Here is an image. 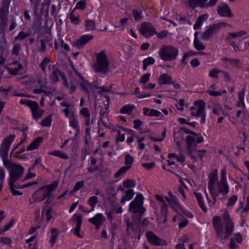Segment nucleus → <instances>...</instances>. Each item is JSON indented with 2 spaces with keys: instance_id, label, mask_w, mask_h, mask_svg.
Listing matches in <instances>:
<instances>
[{
  "instance_id": "obj_1",
  "label": "nucleus",
  "mask_w": 249,
  "mask_h": 249,
  "mask_svg": "<svg viewBox=\"0 0 249 249\" xmlns=\"http://www.w3.org/2000/svg\"><path fill=\"white\" fill-rule=\"evenodd\" d=\"M224 228L219 216H214L213 218V225L218 238L226 239L230 237L233 231L234 224L229 213L226 212L223 215Z\"/></svg>"
},
{
  "instance_id": "obj_2",
  "label": "nucleus",
  "mask_w": 249,
  "mask_h": 249,
  "mask_svg": "<svg viewBox=\"0 0 249 249\" xmlns=\"http://www.w3.org/2000/svg\"><path fill=\"white\" fill-rule=\"evenodd\" d=\"M58 182L55 181L51 184L44 185L37 189L32 196L33 201L30 200V204L41 201L47 198L46 203L48 202L52 196V192L57 187Z\"/></svg>"
},
{
  "instance_id": "obj_3",
  "label": "nucleus",
  "mask_w": 249,
  "mask_h": 249,
  "mask_svg": "<svg viewBox=\"0 0 249 249\" xmlns=\"http://www.w3.org/2000/svg\"><path fill=\"white\" fill-rule=\"evenodd\" d=\"M143 196L142 194H138L135 199L130 203L129 211L133 213H139V222H141L142 217L146 209L143 207Z\"/></svg>"
},
{
  "instance_id": "obj_4",
  "label": "nucleus",
  "mask_w": 249,
  "mask_h": 249,
  "mask_svg": "<svg viewBox=\"0 0 249 249\" xmlns=\"http://www.w3.org/2000/svg\"><path fill=\"white\" fill-rule=\"evenodd\" d=\"M178 54L177 48L173 46L163 45L160 49L159 55L160 58L166 61H172L177 59Z\"/></svg>"
},
{
  "instance_id": "obj_5",
  "label": "nucleus",
  "mask_w": 249,
  "mask_h": 249,
  "mask_svg": "<svg viewBox=\"0 0 249 249\" xmlns=\"http://www.w3.org/2000/svg\"><path fill=\"white\" fill-rule=\"evenodd\" d=\"M109 64L105 52L102 51L98 55L97 61L94 65L95 71L97 72L106 73L108 71Z\"/></svg>"
},
{
  "instance_id": "obj_6",
  "label": "nucleus",
  "mask_w": 249,
  "mask_h": 249,
  "mask_svg": "<svg viewBox=\"0 0 249 249\" xmlns=\"http://www.w3.org/2000/svg\"><path fill=\"white\" fill-rule=\"evenodd\" d=\"M231 25L226 22H219L214 24L207 29L201 35V38L204 40H209L213 35L216 34L220 29Z\"/></svg>"
},
{
  "instance_id": "obj_7",
  "label": "nucleus",
  "mask_w": 249,
  "mask_h": 249,
  "mask_svg": "<svg viewBox=\"0 0 249 249\" xmlns=\"http://www.w3.org/2000/svg\"><path fill=\"white\" fill-rule=\"evenodd\" d=\"M15 137L16 136L15 135H10L2 142L0 147V155L2 159H8L10 145L14 141Z\"/></svg>"
},
{
  "instance_id": "obj_8",
  "label": "nucleus",
  "mask_w": 249,
  "mask_h": 249,
  "mask_svg": "<svg viewBox=\"0 0 249 249\" xmlns=\"http://www.w3.org/2000/svg\"><path fill=\"white\" fill-rule=\"evenodd\" d=\"M24 168L19 164H16L10 171L9 183H15L16 181L20 179L23 174Z\"/></svg>"
},
{
  "instance_id": "obj_9",
  "label": "nucleus",
  "mask_w": 249,
  "mask_h": 249,
  "mask_svg": "<svg viewBox=\"0 0 249 249\" xmlns=\"http://www.w3.org/2000/svg\"><path fill=\"white\" fill-rule=\"evenodd\" d=\"M247 35L248 33L244 30H241L235 33H230L228 35L226 40L230 42L231 45L234 49L235 52H240L242 50L239 47V41L237 44H236L235 41H232V39L241 37Z\"/></svg>"
},
{
  "instance_id": "obj_10",
  "label": "nucleus",
  "mask_w": 249,
  "mask_h": 249,
  "mask_svg": "<svg viewBox=\"0 0 249 249\" xmlns=\"http://www.w3.org/2000/svg\"><path fill=\"white\" fill-rule=\"evenodd\" d=\"M139 31L146 38H149L157 34L155 27L147 22H143L141 24Z\"/></svg>"
},
{
  "instance_id": "obj_11",
  "label": "nucleus",
  "mask_w": 249,
  "mask_h": 249,
  "mask_svg": "<svg viewBox=\"0 0 249 249\" xmlns=\"http://www.w3.org/2000/svg\"><path fill=\"white\" fill-rule=\"evenodd\" d=\"M20 103L22 105H26L30 107L34 119L36 120H37L38 119L40 118V117H38L39 114L38 112V104L37 102L27 99H21L20 101Z\"/></svg>"
},
{
  "instance_id": "obj_12",
  "label": "nucleus",
  "mask_w": 249,
  "mask_h": 249,
  "mask_svg": "<svg viewBox=\"0 0 249 249\" xmlns=\"http://www.w3.org/2000/svg\"><path fill=\"white\" fill-rule=\"evenodd\" d=\"M155 197L162 203L160 207V221L162 223H165L167 221V216L168 213V207L163 197L160 195H157Z\"/></svg>"
},
{
  "instance_id": "obj_13",
  "label": "nucleus",
  "mask_w": 249,
  "mask_h": 249,
  "mask_svg": "<svg viewBox=\"0 0 249 249\" xmlns=\"http://www.w3.org/2000/svg\"><path fill=\"white\" fill-rule=\"evenodd\" d=\"M218 180V171L215 169L213 171L212 173L210 174L209 180L208 182V188L210 190V193L212 196V198L215 200L217 195H215L214 192V185L215 183Z\"/></svg>"
},
{
  "instance_id": "obj_14",
  "label": "nucleus",
  "mask_w": 249,
  "mask_h": 249,
  "mask_svg": "<svg viewBox=\"0 0 249 249\" xmlns=\"http://www.w3.org/2000/svg\"><path fill=\"white\" fill-rule=\"evenodd\" d=\"M145 235L149 243L153 246H166L167 244L166 241L158 237L152 231H147Z\"/></svg>"
},
{
  "instance_id": "obj_15",
  "label": "nucleus",
  "mask_w": 249,
  "mask_h": 249,
  "mask_svg": "<svg viewBox=\"0 0 249 249\" xmlns=\"http://www.w3.org/2000/svg\"><path fill=\"white\" fill-rule=\"evenodd\" d=\"M124 221L126 224V231L127 235L133 237L136 236L140 222L139 221L138 223L130 221L129 218L125 219Z\"/></svg>"
},
{
  "instance_id": "obj_16",
  "label": "nucleus",
  "mask_w": 249,
  "mask_h": 249,
  "mask_svg": "<svg viewBox=\"0 0 249 249\" xmlns=\"http://www.w3.org/2000/svg\"><path fill=\"white\" fill-rule=\"evenodd\" d=\"M194 105L190 108L191 114L193 116L199 117L205 109V103L202 100H197L194 102Z\"/></svg>"
},
{
  "instance_id": "obj_17",
  "label": "nucleus",
  "mask_w": 249,
  "mask_h": 249,
  "mask_svg": "<svg viewBox=\"0 0 249 249\" xmlns=\"http://www.w3.org/2000/svg\"><path fill=\"white\" fill-rule=\"evenodd\" d=\"M217 12L219 15L222 17L232 18L234 16L230 7L226 3L219 6L217 8Z\"/></svg>"
},
{
  "instance_id": "obj_18",
  "label": "nucleus",
  "mask_w": 249,
  "mask_h": 249,
  "mask_svg": "<svg viewBox=\"0 0 249 249\" xmlns=\"http://www.w3.org/2000/svg\"><path fill=\"white\" fill-rule=\"evenodd\" d=\"M93 37V36L84 35L81 36L77 41L74 42L72 45L78 49H81Z\"/></svg>"
},
{
  "instance_id": "obj_19",
  "label": "nucleus",
  "mask_w": 249,
  "mask_h": 249,
  "mask_svg": "<svg viewBox=\"0 0 249 249\" xmlns=\"http://www.w3.org/2000/svg\"><path fill=\"white\" fill-rule=\"evenodd\" d=\"M73 217L75 218L76 222V226L74 229V233L77 236L82 238L84 236V233H80V230L82 222V216L80 214H75Z\"/></svg>"
},
{
  "instance_id": "obj_20",
  "label": "nucleus",
  "mask_w": 249,
  "mask_h": 249,
  "mask_svg": "<svg viewBox=\"0 0 249 249\" xmlns=\"http://www.w3.org/2000/svg\"><path fill=\"white\" fill-rule=\"evenodd\" d=\"M59 76H60L62 79H65V75L58 68L54 66L53 67V71L51 76L52 81L56 83L60 81Z\"/></svg>"
},
{
  "instance_id": "obj_21",
  "label": "nucleus",
  "mask_w": 249,
  "mask_h": 249,
  "mask_svg": "<svg viewBox=\"0 0 249 249\" xmlns=\"http://www.w3.org/2000/svg\"><path fill=\"white\" fill-rule=\"evenodd\" d=\"M80 79L82 80V82L80 83V86L83 90L85 91L86 92L89 93V89L94 90L97 89V86L93 85L91 83H89L87 81L85 80L84 79V77L78 74Z\"/></svg>"
},
{
  "instance_id": "obj_22",
  "label": "nucleus",
  "mask_w": 249,
  "mask_h": 249,
  "mask_svg": "<svg viewBox=\"0 0 249 249\" xmlns=\"http://www.w3.org/2000/svg\"><path fill=\"white\" fill-rule=\"evenodd\" d=\"M105 219L101 213H98L94 217L89 219V221L94 225L97 229H99Z\"/></svg>"
},
{
  "instance_id": "obj_23",
  "label": "nucleus",
  "mask_w": 249,
  "mask_h": 249,
  "mask_svg": "<svg viewBox=\"0 0 249 249\" xmlns=\"http://www.w3.org/2000/svg\"><path fill=\"white\" fill-rule=\"evenodd\" d=\"M159 83L160 85L165 84H173L174 81L172 80V78L170 76L166 73H164L159 77Z\"/></svg>"
},
{
  "instance_id": "obj_24",
  "label": "nucleus",
  "mask_w": 249,
  "mask_h": 249,
  "mask_svg": "<svg viewBox=\"0 0 249 249\" xmlns=\"http://www.w3.org/2000/svg\"><path fill=\"white\" fill-rule=\"evenodd\" d=\"M208 17L209 16L207 14L199 16L196 19V23L194 25V29L195 30L200 29L203 23L208 19Z\"/></svg>"
},
{
  "instance_id": "obj_25",
  "label": "nucleus",
  "mask_w": 249,
  "mask_h": 249,
  "mask_svg": "<svg viewBox=\"0 0 249 249\" xmlns=\"http://www.w3.org/2000/svg\"><path fill=\"white\" fill-rule=\"evenodd\" d=\"M43 139L42 137H39L36 139L27 146V150L31 151L37 149L40 144L42 142Z\"/></svg>"
},
{
  "instance_id": "obj_26",
  "label": "nucleus",
  "mask_w": 249,
  "mask_h": 249,
  "mask_svg": "<svg viewBox=\"0 0 249 249\" xmlns=\"http://www.w3.org/2000/svg\"><path fill=\"white\" fill-rule=\"evenodd\" d=\"M8 10L5 7H2L0 10V24L2 25H6L7 21V17Z\"/></svg>"
},
{
  "instance_id": "obj_27",
  "label": "nucleus",
  "mask_w": 249,
  "mask_h": 249,
  "mask_svg": "<svg viewBox=\"0 0 249 249\" xmlns=\"http://www.w3.org/2000/svg\"><path fill=\"white\" fill-rule=\"evenodd\" d=\"M143 114L146 116L160 117L162 115L160 111L156 109H150L149 108L144 107L143 108Z\"/></svg>"
},
{
  "instance_id": "obj_28",
  "label": "nucleus",
  "mask_w": 249,
  "mask_h": 249,
  "mask_svg": "<svg viewBox=\"0 0 249 249\" xmlns=\"http://www.w3.org/2000/svg\"><path fill=\"white\" fill-rule=\"evenodd\" d=\"M223 60L225 63H229L234 67L240 68L242 64L239 59L225 57L223 58Z\"/></svg>"
},
{
  "instance_id": "obj_29",
  "label": "nucleus",
  "mask_w": 249,
  "mask_h": 249,
  "mask_svg": "<svg viewBox=\"0 0 249 249\" xmlns=\"http://www.w3.org/2000/svg\"><path fill=\"white\" fill-rule=\"evenodd\" d=\"M218 187L219 192L223 195L227 194L229 192V187L227 182H218Z\"/></svg>"
},
{
  "instance_id": "obj_30",
  "label": "nucleus",
  "mask_w": 249,
  "mask_h": 249,
  "mask_svg": "<svg viewBox=\"0 0 249 249\" xmlns=\"http://www.w3.org/2000/svg\"><path fill=\"white\" fill-rule=\"evenodd\" d=\"M217 0H201L199 3V6L201 8H207L214 6Z\"/></svg>"
},
{
  "instance_id": "obj_31",
  "label": "nucleus",
  "mask_w": 249,
  "mask_h": 249,
  "mask_svg": "<svg viewBox=\"0 0 249 249\" xmlns=\"http://www.w3.org/2000/svg\"><path fill=\"white\" fill-rule=\"evenodd\" d=\"M135 193L133 189H129L125 192V196H124L121 201L120 202L122 204H124L126 201H128L130 200L133 196L134 195Z\"/></svg>"
},
{
  "instance_id": "obj_32",
  "label": "nucleus",
  "mask_w": 249,
  "mask_h": 249,
  "mask_svg": "<svg viewBox=\"0 0 249 249\" xmlns=\"http://www.w3.org/2000/svg\"><path fill=\"white\" fill-rule=\"evenodd\" d=\"M196 137H197V134L196 135H192V136H187L186 138V142L187 144V150H190L193 146V143L196 140Z\"/></svg>"
},
{
  "instance_id": "obj_33",
  "label": "nucleus",
  "mask_w": 249,
  "mask_h": 249,
  "mask_svg": "<svg viewBox=\"0 0 249 249\" xmlns=\"http://www.w3.org/2000/svg\"><path fill=\"white\" fill-rule=\"evenodd\" d=\"M194 194L197 199L198 204L199 207L204 212H206L207 211V209L205 207L204 203L203 201V198L201 194L199 193L196 192H195Z\"/></svg>"
},
{
  "instance_id": "obj_34",
  "label": "nucleus",
  "mask_w": 249,
  "mask_h": 249,
  "mask_svg": "<svg viewBox=\"0 0 249 249\" xmlns=\"http://www.w3.org/2000/svg\"><path fill=\"white\" fill-rule=\"evenodd\" d=\"M85 25L87 31L94 30L96 28L95 21L91 19L86 20L85 21Z\"/></svg>"
},
{
  "instance_id": "obj_35",
  "label": "nucleus",
  "mask_w": 249,
  "mask_h": 249,
  "mask_svg": "<svg viewBox=\"0 0 249 249\" xmlns=\"http://www.w3.org/2000/svg\"><path fill=\"white\" fill-rule=\"evenodd\" d=\"M98 202V198L96 196H92L89 198L88 203L89 205L91 206V209L90 210L88 211V213H90L93 211L94 209V207H95L96 204Z\"/></svg>"
},
{
  "instance_id": "obj_36",
  "label": "nucleus",
  "mask_w": 249,
  "mask_h": 249,
  "mask_svg": "<svg viewBox=\"0 0 249 249\" xmlns=\"http://www.w3.org/2000/svg\"><path fill=\"white\" fill-rule=\"evenodd\" d=\"M42 27V19L38 18L34 19L33 24V28L34 30L40 31Z\"/></svg>"
},
{
  "instance_id": "obj_37",
  "label": "nucleus",
  "mask_w": 249,
  "mask_h": 249,
  "mask_svg": "<svg viewBox=\"0 0 249 249\" xmlns=\"http://www.w3.org/2000/svg\"><path fill=\"white\" fill-rule=\"evenodd\" d=\"M52 236L50 239V242L52 244V246L56 242L57 237L59 235L58 231L55 229H51Z\"/></svg>"
},
{
  "instance_id": "obj_38",
  "label": "nucleus",
  "mask_w": 249,
  "mask_h": 249,
  "mask_svg": "<svg viewBox=\"0 0 249 249\" xmlns=\"http://www.w3.org/2000/svg\"><path fill=\"white\" fill-rule=\"evenodd\" d=\"M134 107V106L133 105H127L124 106L123 108H121L120 110V113L130 115L132 113Z\"/></svg>"
},
{
  "instance_id": "obj_39",
  "label": "nucleus",
  "mask_w": 249,
  "mask_h": 249,
  "mask_svg": "<svg viewBox=\"0 0 249 249\" xmlns=\"http://www.w3.org/2000/svg\"><path fill=\"white\" fill-rule=\"evenodd\" d=\"M169 197H166V200L170 205L176 204L177 203V197L173 195L171 192H168Z\"/></svg>"
},
{
  "instance_id": "obj_40",
  "label": "nucleus",
  "mask_w": 249,
  "mask_h": 249,
  "mask_svg": "<svg viewBox=\"0 0 249 249\" xmlns=\"http://www.w3.org/2000/svg\"><path fill=\"white\" fill-rule=\"evenodd\" d=\"M74 10L71 12L69 18L71 23L74 25H78L80 22V19L78 17L74 15Z\"/></svg>"
},
{
  "instance_id": "obj_41",
  "label": "nucleus",
  "mask_w": 249,
  "mask_h": 249,
  "mask_svg": "<svg viewBox=\"0 0 249 249\" xmlns=\"http://www.w3.org/2000/svg\"><path fill=\"white\" fill-rule=\"evenodd\" d=\"M130 169V166L128 167L124 166L121 167L115 174L114 178H119L120 176L125 174Z\"/></svg>"
},
{
  "instance_id": "obj_42",
  "label": "nucleus",
  "mask_w": 249,
  "mask_h": 249,
  "mask_svg": "<svg viewBox=\"0 0 249 249\" xmlns=\"http://www.w3.org/2000/svg\"><path fill=\"white\" fill-rule=\"evenodd\" d=\"M50 154L55 156H57L58 157H60L65 160H67L69 159V156L64 152L61 151L55 150L51 153Z\"/></svg>"
},
{
  "instance_id": "obj_43",
  "label": "nucleus",
  "mask_w": 249,
  "mask_h": 249,
  "mask_svg": "<svg viewBox=\"0 0 249 249\" xmlns=\"http://www.w3.org/2000/svg\"><path fill=\"white\" fill-rule=\"evenodd\" d=\"M155 62V61L154 59L152 57H148V58H145L143 61V69L144 70H146L148 65L153 64Z\"/></svg>"
},
{
  "instance_id": "obj_44",
  "label": "nucleus",
  "mask_w": 249,
  "mask_h": 249,
  "mask_svg": "<svg viewBox=\"0 0 249 249\" xmlns=\"http://www.w3.org/2000/svg\"><path fill=\"white\" fill-rule=\"evenodd\" d=\"M132 14L136 21H139L142 18L141 11H139L137 9H134L132 11Z\"/></svg>"
},
{
  "instance_id": "obj_45",
  "label": "nucleus",
  "mask_w": 249,
  "mask_h": 249,
  "mask_svg": "<svg viewBox=\"0 0 249 249\" xmlns=\"http://www.w3.org/2000/svg\"><path fill=\"white\" fill-rule=\"evenodd\" d=\"M52 121V115H50L47 116L44 119L42 120L41 123V125L42 126L49 127L51 125Z\"/></svg>"
},
{
  "instance_id": "obj_46",
  "label": "nucleus",
  "mask_w": 249,
  "mask_h": 249,
  "mask_svg": "<svg viewBox=\"0 0 249 249\" xmlns=\"http://www.w3.org/2000/svg\"><path fill=\"white\" fill-rule=\"evenodd\" d=\"M134 161V158L130 154H126L125 156V164L128 167L130 166V169L131 168L132 164Z\"/></svg>"
},
{
  "instance_id": "obj_47",
  "label": "nucleus",
  "mask_w": 249,
  "mask_h": 249,
  "mask_svg": "<svg viewBox=\"0 0 249 249\" xmlns=\"http://www.w3.org/2000/svg\"><path fill=\"white\" fill-rule=\"evenodd\" d=\"M12 240L11 238L8 237H0V243L3 245H6L10 247H12Z\"/></svg>"
},
{
  "instance_id": "obj_48",
  "label": "nucleus",
  "mask_w": 249,
  "mask_h": 249,
  "mask_svg": "<svg viewBox=\"0 0 249 249\" xmlns=\"http://www.w3.org/2000/svg\"><path fill=\"white\" fill-rule=\"evenodd\" d=\"M194 45L195 48L198 51H203L205 49V45L198 40L194 39Z\"/></svg>"
},
{
  "instance_id": "obj_49",
  "label": "nucleus",
  "mask_w": 249,
  "mask_h": 249,
  "mask_svg": "<svg viewBox=\"0 0 249 249\" xmlns=\"http://www.w3.org/2000/svg\"><path fill=\"white\" fill-rule=\"evenodd\" d=\"M123 184L125 188L134 187L136 185L134 180L131 179L124 180Z\"/></svg>"
},
{
  "instance_id": "obj_50",
  "label": "nucleus",
  "mask_w": 249,
  "mask_h": 249,
  "mask_svg": "<svg viewBox=\"0 0 249 249\" xmlns=\"http://www.w3.org/2000/svg\"><path fill=\"white\" fill-rule=\"evenodd\" d=\"M51 62V60L48 57H45L40 64V67L43 71H45L47 66Z\"/></svg>"
},
{
  "instance_id": "obj_51",
  "label": "nucleus",
  "mask_w": 249,
  "mask_h": 249,
  "mask_svg": "<svg viewBox=\"0 0 249 249\" xmlns=\"http://www.w3.org/2000/svg\"><path fill=\"white\" fill-rule=\"evenodd\" d=\"M3 164L7 169L9 170V171L16 164V163H13L10 162L8 159H2Z\"/></svg>"
},
{
  "instance_id": "obj_52",
  "label": "nucleus",
  "mask_w": 249,
  "mask_h": 249,
  "mask_svg": "<svg viewBox=\"0 0 249 249\" xmlns=\"http://www.w3.org/2000/svg\"><path fill=\"white\" fill-rule=\"evenodd\" d=\"M10 185V189L11 190V192L13 196H17V195H22L23 194L22 193L16 190L15 189V183H9Z\"/></svg>"
},
{
  "instance_id": "obj_53",
  "label": "nucleus",
  "mask_w": 249,
  "mask_h": 249,
  "mask_svg": "<svg viewBox=\"0 0 249 249\" xmlns=\"http://www.w3.org/2000/svg\"><path fill=\"white\" fill-rule=\"evenodd\" d=\"M222 71V70L217 69H213L209 72V76L214 78H218V73Z\"/></svg>"
},
{
  "instance_id": "obj_54",
  "label": "nucleus",
  "mask_w": 249,
  "mask_h": 249,
  "mask_svg": "<svg viewBox=\"0 0 249 249\" xmlns=\"http://www.w3.org/2000/svg\"><path fill=\"white\" fill-rule=\"evenodd\" d=\"M15 220L12 219L10 221L5 225L4 228L1 230L2 234H3L5 231L9 230L15 224Z\"/></svg>"
},
{
  "instance_id": "obj_55",
  "label": "nucleus",
  "mask_w": 249,
  "mask_h": 249,
  "mask_svg": "<svg viewBox=\"0 0 249 249\" xmlns=\"http://www.w3.org/2000/svg\"><path fill=\"white\" fill-rule=\"evenodd\" d=\"M237 196L236 195H233L230 197L228 200L227 206H232L237 200Z\"/></svg>"
},
{
  "instance_id": "obj_56",
  "label": "nucleus",
  "mask_w": 249,
  "mask_h": 249,
  "mask_svg": "<svg viewBox=\"0 0 249 249\" xmlns=\"http://www.w3.org/2000/svg\"><path fill=\"white\" fill-rule=\"evenodd\" d=\"M86 5V2L84 0H80L76 3L75 9L84 10Z\"/></svg>"
},
{
  "instance_id": "obj_57",
  "label": "nucleus",
  "mask_w": 249,
  "mask_h": 249,
  "mask_svg": "<svg viewBox=\"0 0 249 249\" xmlns=\"http://www.w3.org/2000/svg\"><path fill=\"white\" fill-rule=\"evenodd\" d=\"M41 46L38 48V51L41 53H44L46 50V41L44 39L40 40Z\"/></svg>"
},
{
  "instance_id": "obj_58",
  "label": "nucleus",
  "mask_w": 249,
  "mask_h": 249,
  "mask_svg": "<svg viewBox=\"0 0 249 249\" xmlns=\"http://www.w3.org/2000/svg\"><path fill=\"white\" fill-rule=\"evenodd\" d=\"M28 36L25 32L21 31L19 33L18 35L15 38V40L17 41L18 40H23L26 38Z\"/></svg>"
},
{
  "instance_id": "obj_59",
  "label": "nucleus",
  "mask_w": 249,
  "mask_h": 249,
  "mask_svg": "<svg viewBox=\"0 0 249 249\" xmlns=\"http://www.w3.org/2000/svg\"><path fill=\"white\" fill-rule=\"evenodd\" d=\"M245 89L244 90L241 91L239 93V94H238L239 100V101L238 102V104H239V103H240L243 106V107H245V104H244V96H245Z\"/></svg>"
},
{
  "instance_id": "obj_60",
  "label": "nucleus",
  "mask_w": 249,
  "mask_h": 249,
  "mask_svg": "<svg viewBox=\"0 0 249 249\" xmlns=\"http://www.w3.org/2000/svg\"><path fill=\"white\" fill-rule=\"evenodd\" d=\"M150 74L149 73H146L144 74L141 78L140 82L145 85L147 82L149 80Z\"/></svg>"
},
{
  "instance_id": "obj_61",
  "label": "nucleus",
  "mask_w": 249,
  "mask_h": 249,
  "mask_svg": "<svg viewBox=\"0 0 249 249\" xmlns=\"http://www.w3.org/2000/svg\"><path fill=\"white\" fill-rule=\"evenodd\" d=\"M84 184L85 181L84 180L77 182L73 187V191L75 192L79 190L84 185Z\"/></svg>"
},
{
  "instance_id": "obj_62",
  "label": "nucleus",
  "mask_w": 249,
  "mask_h": 249,
  "mask_svg": "<svg viewBox=\"0 0 249 249\" xmlns=\"http://www.w3.org/2000/svg\"><path fill=\"white\" fill-rule=\"evenodd\" d=\"M142 166L145 169L150 170L152 169L155 166V163L154 162L143 163L142 164Z\"/></svg>"
},
{
  "instance_id": "obj_63",
  "label": "nucleus",
  "mask_w": 249,
  "mask_h": 249,
  "mask_svg": "<svg viewBox=\"0 0 249 249\" xmlns=\"http://www.w3.org/2000/svg\"><path fill=\"white\" fill-rule=\"evenodd\" d=\"M78 122L75 117L73 116L72 119L70 122V125L73 128L76 129L78 126Z\"/></svg>"
},
{
  "instance_id": "obj_64",
  "label": "nucleus",
  "mask_w": 249,
  "mask_h": 249,
  "mask_svg": "<svg viewBox=\"0 0 249 249\" xmlns=\"http://www.w3.org/2000/svg\"><path fill=\"white\" fill-rule=\"evenodd\" d=\"M80 113L82 116L86 118H89L90 117L89 112L87 107L82 108L80 110Z\"/></svg>"
}]
</instances>
